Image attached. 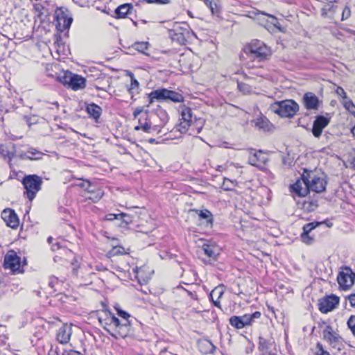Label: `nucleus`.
Wrapping results in <instances>:
<instances>
[{
  "label": "nucleus",
  "mask_w": 355,
  "mask_h": 355,
  "mask_svg": "<svg viewBox=\"0 0 355 355\" xmlns=\"http://www.w3.org/2000/svg\"><path fill=\"white\" fill-rule=\"evenodd\" d=\"M270 108L282 117L292 118L299 110V105L293 100H284L274 103Z\"/></svg>",
  "instance_id": "f257e3e1"
},
{
  "label": "nucleus",
  "mask_w": 355,
  "mask_h": 355,
  "mask_svg": "<svg viewBox=\"0 0 355 355\" xmlns=\"http://www.w3.org/2000/svg\"><path fill=\"white\" fill-rule=\"evenodd\" d=\"M42 178L37 175H26L21 183L24 187V195L32 201L36 196L37 193L41 189Z\"/></svg>",
  "instance_id": "f03ea898"
},
{
  "label": "nucleus",
  "mask_w": 355,
  "mask_h": 355,
  "mask_svg": "<svg viewBox=\"0 0 355 355\" xmlns=\"http://www.w3.org/2000/svg\"><path fill=\"white\" fill-rule=\"evenodd\" d=\"M111 317L110 318V323H105L106 325L109 326V328L105 327V329L110 332V334L116 338L118 336L124 338L129 332L130 322L128 320L121 323L120 320L110 313Z\"/></svg>",
  "instance_id": "7ed1b4c3"
},
{
  "label": "nucleus",
  "mask_w": 355,
  "mask_h": 355,
  "mask_svg": "<svg viewBox=\"0 0 355 355\" xmlns=\"http://www.w3.org/2000/svg\"><path fill=\"white\" fill-rule=\"evenodd\" d=\"M244 52L252 59L262 60L268 55L266 46L259 40H253L244 49Z\"/></svg>",
  "instance_id": "20e7f679"
},
{
  "label": "nucleus",
  "mask_w": 355,
  "mask_h": 355,
  "mask_svg": "<svg viewBox=\"0 0 355 355\" xmlns=\"http://www.w3.org/2000/svg\"><path fill=\"white\" fill-rule=\"evenodd\" d=\"M149 104H152L155 99L157 101L171 100L173 102H181L183 99L181 94L174 91L161 88L151 92L149 95Z\"/></svg>",
  "instance_id": "39448f33"
},
{
  "label": "nucleus",
  "mask_w": 355,
  "mask_h": 355,
  "mask_svg": "<svg viewBox=\"0 0 355 355\" xmlns=\"http://www.w3.org/2000/svg\"><path fill=\"white\" fill-rule=\"evenodd\" d=\"M62 83L73 90L83 89L85 87L86 80L82 76L66 71L59 77Z\"/></svg>",
  "instance_id": "423d86ee"
},
{
  "label": "nucleus",
  "mask_w": 355,
  "mask_h": 355,
  "mask_svg": "<svg viewBox=\"0 0 355 355\" xmlns=\"http://www.w3.org/2000/svg\"><path fill=\"white\" fill-rule=\"evenodd\" d=\"M3 267L9 269L12 273L23 272L21 268V259L14 250H10L4 257Z\"/></svg>",
  "instance_id": "0eeeda50"
},
{
  "label": "nucleus",
  "mask_w": 355,
  "mask_h": 355,
  "mask_svg": "<svg viewBox=\"0 0 355 355\" xmlns=\"http://www.w3.org/2000/svg\"><path fill=\"white\" fill-rule=\"evenodd\" d=\"M248 17L252 18L254 20L257 21L259 24L266 28L268 26V23H270L275 27L279 28V24L277 21V19L272 15L263 12L252 11L250 12Z\"/></svg>",
  "instance_id": "6e6552de"
},
{
  "label": "nucleus",
  "mask_w": 355,
  "mask_h": 355,
  "mask_svg": "<svg viewBox=\"0 0 355 355\" xmlns=\"http://www.w3.org/2000/svg\"><path fill=\"white\" fill-rule=\"evenodd\" d=\"M323 339L325 340L332 347L339 348L343 343V339L330 325L325 327L322 331Z\"/></svg>",
  "instance_id": "1a4fd4ad"
},
{
  "label": "nucleus",
  "mask_w": 355,
  "mask_h": 355,
  "mask_svg": "<svg viewBox=\"0 0 355 355\" xmlns=\"http://www.w3.org/2000/svg\"><path fill=\"white\" fill-rule=\"evenodd\" d=\"M309 190L315 193L324 191L327 186V180L323 177H318L313 173H307Z\"/></svg>",
  "instance_id": "9d476101"
},
{
  "label": "nucleus",
  "mask_w": 355,
  "mask_h": 355,
  "mask_svg": "<svg viewBox=\"0 0 355 355\" xmlns=\"http://www.w3.org/2000/svg\"><path fill=\"white\" fill-rule=\"evenodd\" d=\"M291 191L299 197L306 196L310 191L308 184V178L305 174L302 175L293 184L291 185Z\"/></svg>",
  "instance_id": "9b49d317"
},
{
  "label": "nucleus",
  "mask_w": 355,
  "mask_h": 355,
  "mask_svg": "<svg viewBox=\"0 0 355 355\" xmlns=\"http://www.w3.org/2000/svg\"><path fill=\"white\" fill-rule=\"evenodd\" d=\"M338 303L339 298L338 297L330 295L319 300L318 308L322 313H327L334 310Z\"/></svg>",
  "instance_id": "f8f14e48"
},
{
  "label": "nucleus",
  "mask_w": 355,
  "mask_h": 355,
  "mask_svg": "<svg viewBox=\"0 0 355 355\" xmlns=\"http://www.w3.org/2000/svg\"><path fill=\"white\" fill-rule=\"evenodd\" d=\"M249 163L259 168H263L268 162V155L261 150L250 153Z\"/></svg>",
  "instance_id": "ddd939ff"
},
{
  "label": "nucleus",
  "mask_w": 355,
  "mask_h": 355,
  "mask_svg": "<svg viewBox=\"0 0 355 355\" xmlns=\"http://www.w3.org/2000/svg\"><path fill=\"white\" fill-rule=\"evenodd\" d=\"M189 35V31L186 28L178 26L170 31V36L172 40L180 44H185Z\"/></svg>",
  "instance_id": "4468645a"
},
{
  "label": "nucleus",
  "mask_w": 355,
  "mask_h": 355,
  "mask_svg": "<svg viewBox=\"0 0 355 355\" xmlns=\"http://www.w3.org/2000/svg\"><path fill=\"white\" fill-rule=\"evenodd\" d=\"M354 274L352 273L351 270H347V272H340L337 281L340 288L343 290L348 289L354 283Z\"/></svg>",
  "instance_id": "2eb2a0df"
},
{
  "label": "nucleus",
  "mask_w": 355,
  "mask_h": 355,
  "mask_svg": "<svg viewBox=\"0 0 355 355\" xmlns=\"http://www.w3.org/2000/svg\"><path fill=\"white\" fill-rule=\"evenodd\" d=\"M1 218L6 225L11 228H17L19 225V218L15 212L11 209H6L1 213Z\"/></svg>",
  "instance_id": "dca6fc26"
},
{
  "label": "nucleus",
  "mask_w": 355,
  "mask_h": 355,
  "mask_svg": "<svg viewBox=\"0 0 355 355\" xmlns=\"http://www.w3.org/2000/svg\"><path fill=\"white\" fill-rule=\"evenodd\" d=\"M72 334V324H64L58 331L57 340L61 344L69 342Z\"/></svg>",
  "instance_id": "f3484780"
},
{
  "label": "nucleus",
  "mask_w": 355,
  "mask_h": 355,
  "mask_svg": "<svg viewBox=\"0 0 355 355\" xmlns=\"http://www.w3.org/2000/svg\"><path fill=\"white\" fill-rule=\"evenodd\" d=\"M329 120L323 116H318L313 122L312 133L315 137L319 138L322 132L323 129L328 125Z\"/></svg>",
  "instance_id": "a211bd4d"
},
{
  "label": "nucleus",
  "mask_w": 355,
  "mask_h": 355,
  "mask_svg": "<svg viewBox=\"0 0 355 355\" xmlns=\"http://www.w3.org/2000/svg\"><path fill=\"white\" fill-rule=\"evenodd\" d=\"M304 106L308 110H318L320 104L318 98L312 92H307L303 97Z\"/></svg>",
  "instance_id": "6ab92c4d"
},
{
  "label": "nucleus",
  "mask_w": 355,
  "mask_h": 355,
  "mask_svg": "<svg viewBox=\"0 0 355 355\" xmlns=\"http://www.w3.org/2000/svg\"><path fill=\"white\" fill-rule=\"evenodd\" d=\"M224 293V288L223 286H218L214 288L210 293L209 297L214 304L217 307H220L219 299Z\"/></svg>",
  "instance_id": "aec40b11"
},
{
  "label": "nucleus",
  "mask_w": 355,
  "mask_h": 355,
  "mask_svg": "<svg viewBox=\"0 0 355 355\" xmlns=\"http://www.w3.org/2000/svg\"><path fill=\"white\" fill-rule=\"evenodd\" d=\"M133 6L131 3H124L119 6L115 10L117 18H125L132 12Z\"/></svg>",
  "instance_id": "412c9836"
},
{
  "label": "nucleus",
  "mask_w": 355,
  "mask_h": 355,
  "mask_svg": "<svg viewBox=\"0 0 355 355\" xmlns=\"http://www.w3.org/2000/svg\"><path fill=\"white\" fill-rule=\"evenodd\" d=\"M57 19L59 26L62 25V29L64 30L69 28L73 21V19L68 17L64 12L58 15Z\"/></svg>",
  "instance_id": "4be33fe9"
},
{
  "label": "nucleus",
  "mask_w": 355,
  "mask_h": 355,
  "mask_svg": "<svg viewBox=\"0 0 355 355\" xmlns=\"http://www.w3.org/2000/svg\"><path fill=\"white\" fill-rule=\"evenodd\" d=\"M254 126L263 131L270 130L271 123L266 117H259L253 121Z\"/></svg>",
  "instance_id": "5701e85b"
},
{
  "label": "nucleus",
  "mask_w": 355,
  "mask_h": 355,
  "mask_svg": "<svg viewBox=\"0 0 355 355\" xmlns=\"http://www.w3.org/2000/svg\"><path fill=\"white\" fill-rule=\"evenodd\" d=\"M199 347L200 351L204 354H212L216 349V347L208 340H204L200 342Z\"/></svg>",
  "instance_id": "b1692460"
},
{
  "label": "nucleus",
  "mask_w": 355,
  "mask_h": 355,
  "mask_svg": "<svg viewBox=\"0 0 355 355\" xmlns=\"http://www.w3.org/2000/svg\"><path fill=\"white\" fill-rule=\"evenodd\" d=\"M87 112L88 114L97 121L101 114V108L96 104H89L87 106Z\"/></svg>",
  "instance_id": "393cba45"
},
{
  "label": "nucleus",
  "mask_w": 355,
  "mask_h": 355,
  "mask_svg": "<svg viewBox=\"0 0 355 355\" xmlns=\"http://www.w3.org/2000/svg\"><path fill=\"white\" fill-rule=\"evenodd\" d=\"M201 250H202L204 254L209 258L216 259L218 254L217 248L207 243L202 245Z\"/></svg>",
  "instance_id": "a878e982"
},
{
  "label": "nucleus",
  "mask_w": 355,
  "mask_h": 355,
  "mask_svg": "<svg viewBox=\"0 0 355 355\" xmlns=\"http://www.w3.org/2000/svg\"><path fill=\"white\" fill-rule=\"evenodd\" d=\"M321 225V223H310L306 225H305L303 227V233L302 234V239L303 241L306 243H309V241H306V238H309V234L311 232L313 229H315L316 227Z\"/></svg>",
  "instance_id": "bb28decb"
},
{
  "label": "nucleus",
  "mask_w": 355,
  "mask_h": 355,
  "mask_svg": "<svg viewBox=\"0 0 355 355\" xmlns=\"http://www.w3.org/2000/svg\"><path fill=\"white\" fill-rule=\"evenodd\" d=\"M135 129L136 130H142L144 132H151L153 131H157V132H160V130H158V127L157 125L152 127L148 123H145L144 124L141 123L139 125L136 126Z\"/></svg>",
  "instance_id": "cd10ccee"
},
{
  "label": "nucleus",
  "mask_w": 355,
  "mask_h": 355,
  "mask_svg": "<svg viewBox=\"0 0 355 355\" xmlns=\"http://www.w3.org/2000/svg\"><path fill=\"white\" fill-rule=\"evenodd\" d=\"M230 324L236 329L244 328L243 322H242L241 316L234 315L230 318Z\"/></svg>",
  "instance_id": "c85d7f7f"
},
{
  "label": "nucleus",
  "mask_w": 355,
  "mask_h": 355,
  "mask_svg": "<svg viewBox=\"0 0 355 355\" xmlns=\"http://www.w3.org/2000/svg\"><path fill=\"white\" fill-rule=\"evenodd\" d=\"M103 196V192L101 189H96V191L94 192V193H90L87 195L85 194V197L87 199L92 200L93 202L98 201Z\"/></svg>",
  "instance_id": "c756f323"
},
{
  "label": "nucleus",
  "mask_w": 355,
  "mask_h": 355,
  "mask_svg": "<svg viewBox=\"0 0 355 355\" xmlns=\"http://www.w3.org/2000/svg\"><path fill=\"white\" fill-rule=\"evenodd\" d=\"M181 121L191 123L192 121V112L189 107H184L181 113Z\"/></svg>",
  "instance_id": "7c9ffc66"
},
{
  "label": "nucleus",
  "mask_w": 355,
  "mask_h": 355,
  "mask_svg": "<svg viewBox=\"0 0 355 355\" xmlns=\"http://www.w3.org/2000/svg\"><path fill=\"white\" fill-rule=\"evenodd\" d=\"M198 216L200 219L206 220V222L208 224L212 223L213 218H212V215L209 211H208V210L200 211Z\"/></svg>",
  "instance_id": "2f4dec72"
},
{
  "label": "nucleus",
  "mask_w": 355,
  "mask_h": 355,
  "mask_svg": "<svg viewBox=\"0 0 355 355\" xmlns=\"http://www.w3.org/2000/svg\"><path fill=\"white\" fill-rule=\"evenodd\" d=\"M25 155L30 159H39L41 158L42 153L35 150H30L26 153Z\"/></svg>",
  "instance_id": "473e14b6"
},
{
  "label": "nucleus",
  "mask_w": 355,
  "mask_h": 355,
  "mask_svg": "<svg viewBox=\"0 0 355 355\" xmlns=\"http://www.w3.org/2000/svg\"><path fill=\"white\" fill-rule=\"evenodd\" d=\"M337 9V6L332 3H327L322 8V15H327L329 12L334 13Z\"/></svg>",
  "instance_id": "72a5a7b5"
},
{
  "label": "nucleus",
  "mask_w": 355,
  "mask_h": 355,
  "mask_svg": "<svg viewBox=\"0 0 355 355\" xmlns=\"http://www.w3.org/2000/svg\"><path fill=\"white\" fill-rule=\"evenodd\" d=\"M128 216L126 214L121 213L119 214H109L107 220H112L114 219L121 218L123 219L124 222L128 223L130 220L128 219Z\"/></svg>",
  "instance_id": "f704fd0d"
},
{
  "label": "nucleus",
  "mask_w": 355,
  "mask_h": 355,
  "mask_svg": "<svg viewBox=\"0 0 355 355\" xmlns=\"http://www.w3.org/2000/svg\"><path fill=\"white\" fill-rule=\"evenodd\" d=\"M191 123L180 121V123L178 125V130L181 133H186L191 126Z\"/></svg>",
  "instance_id": "c9c22d12"
},
{
  "label": "nucleus",
  "mask_w": 355,
  "mask_h": 355,
  "mask_svg": "<svg viewBox=\"0 0 355 355\" xmlns=\"http://www.w3.org/2000/svg\"><path fill=\"white\" fill-rule=\"evenodd\" d=\"M139 86V83L135 78L130 80V85L128 87V90L132 95V98L133 97L134 89H138Z\"/></svg>",
  "instance_id": "e433bc0d"
},
{
  "label": "nucleus",
  "mask_w": 355,
  "mask_h": 355,
  "mask_svg": "<svg viewBox=\"0 0 355 355\" xmlns=\"http://www.w3.org/2000/svg\"><path fill=\"white\" fill-rule=\"evenodd\" d=\"M237 84L239 89L244 94H248L252 92V88L250 85L239 81L237 82Z\"/></svg>",
  "instance_id": "4c0bfd02"
},
{
  "label": "nucleus",
  "mask_w": 355,
  "mask_h": 355,
  "mask_svg": "<svg viewBox=\"0 0 355 355\" xmlns=\"http://www.w3.org/2000/svg\"><path fill=\"white\" fill-rule=\"evenodd\" d=\"M315 355H330V354L324 349L320 343H318L315 347Z\"/></svg>",
  "instance_id": "58836bf2"
},
{
  "label": "nucleus",
  "mask_w": 355,
  "mask_h": 355,
  "mask_svg": "<svg viewBox=\"0 0 355 355\" xmlns=\"http://www.w3.org/2000/svg\"><path fill=\"white\" fill-rule=\"evenodd\" d=\"M148 42H137L134 44V48L141 53H144L148 49Z\"/></svg>",
  "instance_id": "ea45409f"
},
{
  "label": "nucleus",
  "mask_w": 355,
  "mask_h": 355,
  "mask_svg": "<svg viewBox=\"0 0 355 355\" xmlns=\"http://www.w3.org/2000/svg\"><path fill=\"white\" fill-rule=\"evenodd\" d=\"M205 4L209 8L213 15L218 12L217 4L210 0H205Z\"/></svg>",
  "instance_id": "a19ab883"
},
{
  "label": "nucleus",
  "mask_w": 355,
  "mask_h": 355,
  "mask_svg": "<svg viewBox=\"0 0 355 355\" xmlns=\"http://www.w3.org/2000/svg\"><path fill=\"white\" fill-rule=\"evenodd\" d=\"M347 326L355 336V315H351L347 321Z\"/></svg>",
  "instance_id": "79ce46f5"
},
{
  "label": "nucleus",
  "mask_w": 355,
  "mask_h": 355,
  "mask_svg": "<svg viewBox=\"0 0 355 355\" xmlns=\"http://www.w3.org/2000/svg\"><path fill=\"white\" fill-rule=\"evenodd\" d=\"M234 186V182L232 180H230L229 179H227V178L224 179L223 184H222V187L225 190H226V191L232 190V187Z\"/></svg>",
  "instance_id": "37998d69"
},
{
  "label": "nucleus",
  "mask_w": 355,
  "mask_h": 355,
  "mask_svg": "<svg viewBox=\"0 0 355 355\" xmlns=\"http://www.w3.org/2000/svg\"><path fill=\"white\" fill-rule=\"evenodd\" d=\"M351 15V10L349 7L345 6L343 10L341 20L344 21L347 19Z\"/></svg>",
  "instance_id": "c03bdc74"
},
{
  "label": "nucleus",
  "mask_w": 355,
  "mask_h": 355,
  "mask_svg": "<svg viewBox=\"0 0 355 355\" xmlns=\"http://www.w3.org/2000/svg\"><path fill=\"white\" fill-rule=\"evenodd\" d=\"M115 309L117 311V313L118 315L123 318V319H125V321L128 320V318L130 317V314L128 313L127 312L120 309L119 308H118L117 306H115L114 307Z\"/></svg>",
  "instance_id": "a18cd8bd"
},
{
  "label": "nucleus",
  "mask_w": 355,
  "mask_h": 355,
  "mask_svg": "<svg viewBox=\"0 0 355 355\" xmlns=\"http://www.w3.org/2000/svg\"><path fill=\"white\" fill-rule=\"evenodd\" d=\"M144 2L148 3H155V4H168L170 3V0H142Z\"/></svg>",
  "instance_id": "49530a36"
},
{
  "label": "nucleus",
  "mask_w": 355,
  "mask_h": 355,
  "mask_svg": "<svg viewBox=\"0 0 355 355\" xmlns=\"http://www.w3.org/2000/svg\"><path fill=\"white\" fill-rule=\"evenodd\" d=\"M344 106L347 110L352 112L354 111L355 106L353 104L352 101L350 100H346L344 103Z\"/></svg>",
  "instance_id": "de8ad7c7"
},
{
  "label": "nucleus",
  "mask_w": 355,
  "mask_h": 355,
  "mask_svg": "<svg viewBox=\"0 0 355 355\" xmlns=\"http://www.w3.org/2000/svg\"><path fill=\"white\" fill-rule=\"evenodd\" d=\"M242 322H243L244 327L246 326L251 325L252 321L250 317V315L245 314L241 316Z\"/></svg>",
  "instance_id": "09e8293b"
},
{
  "label": "nucleus",
  "mask_w": 355,
  "mask_h": 355,
  "mask_svg": "<svg viewBox=\"0 0 355 355\" xmlns=\"http://www.w3.org/2000/svg\"><path fill=\"white\" fill-rule=\"evenodd\" d=\"M336 92L338 96H341L343 98L347 99V94L342 87H338Z\"/></svg>",
  "instance_id": "8fccbe9b"
},
{
  "label": "nucleus",
  "mask_w": 355,
  "mask_h": 355,
  "mask_svg": "<svg viewBox=\"0 0 355 355\" xmlns=\"http://www.w3.org/2000/svg\"><path fill=\"white\" fill-rule=\"evenodd\" d=\"M62 355H83L79 352L75 351V350H64L62 353Z\"/></svg>",
  "instance_id": "3c124183"
},
{
  "label": "nucleus",
  "mask_w": 355,
  "mask_h": 355,
  "mask_svg": "<svg viewBox=\"0 0 355 355\" xmlns=\"http://www.w3.org/2000/svg\"><path fill=\"white\" fill-rule=\"evenodd\" d=\"M144 111V107H138L133 112V116L136 119Z\"/></svg>",
  "instance_id": "603ef678"
},
{
  "label": "nucleus",
  "mask_w": 355,
  "mask_h": 355,
  "mask_svg": "<svg viewBox=\"0 0 355 355\" xmlns=\"http://www.w3.org/2000/svg\"><path fill=\"white\" fill-rule=\"evenodd\" d=\"M349 302L350 303V305L352 307L355 308V293H352L348 297Z\"/></svg>",
  "instance_id": "864d4df0"
},
{
  "label": "nucleus",
  "mask_w": 355,
  "mask_h": 355,
  "mask_svg": "<svg viewBox=\"0 0 355 355\" xmlns=\"http://www.w3.org/2000/svg\"><path fill=\"white\" fill-rule=\"evenodd\" d=\"M98 188L96 187V186L90 183V188L89 189H86V195L90 193H94V192L96 191V189H98Z\"/></svg>",
  "instance_id": "5fc2aeb1"
},
{
  "label": "nucleus",
  "mask_w": 355,
  "mask_h": 355,
  "mask_svg": "<svg viewBox=\"0 0 355 355\" xmlns=\"http://www.w3.org/2000/svg\"><path fill=\"white\" fill-rule=\"evenodd\" d=\"M261 316V313L259 311H256L254 313L250 315L251 321L252 322L254 319L259 318Z\"/></svg>",
  "instance_id": "6e6d98bb"
},
{
  "label": "nucleus",
  "mask_w": 355,
  "mask_h": 355,
  "mask_svg": "<svg viewBox=\"0 0 355 355\" xmlns=\"http://www.w3.org/2000/svg\"><path fill=\"white\" fill-rule=\"evenodd\" d=\"M80 187L86 191V189L90 188V182L89 181H85L80 184Z\"/></svg>",
  "instance_id": "4d7b16f0"
},
{
  "label": "nucleus",
  "mask_w": 355,
  "mask_h": 355,
  "mask_svg": "<svg viewBox=\"0 0 355 355\" xmlns=\"http://www.w3.org/2000/svg\"><path fill=\"white\" fill-rule=\"evenodd\" d=\"M47 355H59V354L56 349L51 348Z\"/></svg>",
  "instance_id": "13d9d810"
},
{
  "label": "nucleus",
  "mask_w": 355,
  "mask_h": 355,
  "mask_svg": "<svg viewBox=\"0 0 355 355\" xmlns=\"http://www.w3.org/2000/svg\"><path fill=\"white\" fill-rule=\"evenodd\" d=\"M111 254H113V255H115V254H121V252L120 251V249L119 248H113L110 252Z\"/></svg>",
  "instance_id": "bf43d9fd"
},
{
  "label": "nucleus",
  "mask_w": 355,
  "mask_h": 355,
  "mask_svg": "<svg viewBox=\"0 0 355 355\" xmlns=\"http://www.w3.org/2000/svg\"><path fill=\"white\" fill-rule=\"evenodd\" d=\"M126 76H129L130 80L135 78L134 74L130 71H126Z\"/></svg>",
  "instance_id": "052dcab7"
},
{
  "label": "nucleus",
  "mask_w": 355,
  "mask_h": 355,
  "mask_svg": "<svg viewBox=\"0 0 355 355\" xmlns=\"http://www.w3.org/2000/svg\"><path fill=\"white\" fill-rule=\"evenodd\" d=\"M0 153H1L4 157L6 156V154L4 152V150L2 148L1 146H0Z\"/></svg>",
  "instance_id": "680f3d73"
},
{
  "label": "nucleus",
  "mask_w": 355,
  "mask_h": 355,
  "mask_svg": "<svg viewBox=\"0 0 355 355\" xmlns=\"http://www.w3.org/2000/svg\"><path fill=\"white\" fill-rule=\"evenodd\" d=\"M259 349H261V350L263 349L264 347L262 344V343L260 341V343H259Z\"/></svg>",
  "instance_id": "e2e57ef3"
},
{
  "label": "nucleus",
  "mask_w": 355,
  "mask_h": 355,
  "mask_svg": "<svg viewBox=\"0 0 355 355\" xmlns=\"http://www.w3.org/2000/svg\"><path fill=\"white\" fill-rule=\"evenodd\" d=\"M306 241H309V243H308V244H309L311 243L312 239L309 236V238H306Z\"/></svg>",
  "instance_id": "0e129e2a"
},
{
  "label": "nucleus",
  "mask_w": 355,
  "mask_h": 355,
  "mask_svg": "<svg viewBox=\"0 0 355 355\" xmlns=\"http://www.w3.org/2000/svg\"><path fill=\"white\" fill-rule=\"evenodd\" d=\"M78 269V266H75L74 268H73V271L76 272Z\"/></svg>",
  "instance_id": "69168bd1"
},
{
  "label": "nucleus",
  "mask_w": 355,
  "mask_h": 355,
  "mask_svg": "<svg viewBox=\"0 0 355 355\" xmlns=\"http://www.w3.org/2000/svg\"><path fill=\"white\" fill-rule=\"evenodd\" d=\"M52 239H52V237H49V238L48 239V241H49V243H51Z\"/></svg>",
  "instance_id": "338daca9"
},
{
  "label": "nucleus",
  "mask_w": 355,
  "mask_h": 355,
  "mask_svg": "<svg viewBox=\"0 0 355 355\" xmlns=\"http://www.w3.org/2000/svg\"><path fill=\"white\" fill-rule=\"evenodd\" d=\"M154 141H155V139H149V142H150V143H151V144H152V143H153V142H154Z\"/></svg>",
  "instance_id": "774afa93"
}]
</instances>
